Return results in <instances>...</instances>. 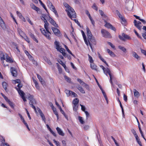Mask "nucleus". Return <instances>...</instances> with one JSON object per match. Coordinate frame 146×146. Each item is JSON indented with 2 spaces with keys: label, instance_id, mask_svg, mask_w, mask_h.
<instances>
[{
  "label": "nucleus",
  "instance_id": "2f4dec72",
  "mask_svg": "<svg viewBox=\"0 0 146 146\" xmlns=\"http://www.w3.org/2000/svg\"><path fill=\"white\" fill-rule=\"evenodd\" d=\"M33 81L34 82V83L35 84V87L36 89L38 90H39L40 89V87L39 86V85L37 83V82L36 80H35L34 78H33Z\"/></svg>",
  "mask_w": 146,
  "mask_h": 146
},
{
  "label": "nucleus",
  "instance_id": "7ed1b4c3",
  "mask_svg": "<svg viewBox=\"0 0 146 146\" xmlns=\"http://www.w3.org/2000/svg\"><path fill=\"white\" fill-rule=\"evenodd\" d=\"M17 87H18V88L15 87V89L16 90L18 91V92L19 94L21 96V98L23 100L24 102H26L27 101L25 99V94L20 89L22 87V86L19 84H18L17 86Z\"/></svg>",
  "mask_w": 146,
  "mask_h": 146
},
{
  "label": "nucleus",
  "instance_id": "393cba45",
  "mask_svg": "<svg viewBox=\"0 0 146 146\" xmlns=\"http://www.w3.org/2000/svg\"><path fill=\"white\" fill-rule=\"evenodd\" d=\"M3 139L1 141V146H10L7 143L5 142V139L2 137Z\"/></svg>",
  "mask_w": 146,
  "mask_h": 146
},
{
  "label": "nucleus",
  "instance_id": "c85d7f7f",
  "mask_svg": "<svg viewBox=\"0 0 146 146\" xmlns=\"http://www.w3.org/2000/svg\"><path fill=\"white\" fill-rule=\"evenodd\" d=\"M132 55L133 57L137 60L140 59V57L137 54L134 52H132Z\"/></svg>",
  "mask_w": 146,
  "mask_h": 146
},
{
  "label": "nucleus",
  "instance_id": "f3484780",
  "mask_svg": "<svg viewBox=\"0 0 146 146\" xmlns=\"http://www.w3.org/2000/svg\"><path fill=\"white\" fill-rule=\"evenodd\" d=\"M0 26L3 29H5L6 28V26L5 23L1 18L0 17Z\"/></svg>",
  "mask_w": 146,
  "mask_h": 146
},
{
  "label": "nucleus",
  "instance_id": "e2e57ef3",
  "mask_svg": "<svg viewBox=\"0 0 146 146\" xmlns=\"http://www.w3.org/2000/svg\"><path fill=\"white\" fill-rule=\"evenodd\" d=\"M134 32L135 33L136 35L139 38L141 39H142V38L141 36L139 35L138 33L135 30H134Z\"/></svg>",
  "mask_w": 146,
  "mask_h": 146
},
{
  "label": "nucleus",
  "instance_id": "774afa93",
  "mask_svg": "<svg viewBox=\"0 0 146 146\" xmlns=\"http://www.w3.org/2000/svg\"><path fill=\"white\" fill-rule=\"evenodd\" d=\"M142 36L144 39H146V31L143 33H142Z\"/></svg>",
  "mask_w": 146,
  "mask_h": 146
},
{
  "label": "nucleus",
  "instance_id": "0e129e2a",
  "mask_svg": "<svg viewBox=\"0 0 146 146\" xmlns=\"http://www.w3.org/2000/svg\"><path fill=\"white\" fill-rule=\"evenodd\" d=\"M53 141L57 146H60L59 142L56 141L55 139H54Z\"/></svg>",
  "mask_w": 146,
  "mask_h": 146
},
{
  "label": "nucleus",
  "instance_id": "f704fd0d",
  "mask_svg": "<svg viewBox=\"0 0 146 146\" xmlns=\"http://www.w3.org/2000/svg\"><path fill=\"white\" fill-rule=\"evenodd\" d=\"M37 77L38 79L41 82V83L43 84H44V82L42 78L38 74H37Z\"/></svg>",
  "mask_w": 146,
  "mask_h": 146
},
{
  "label": "nucleus",
  "instance_id": "473e14b6",
  "mask_svg": "<svg viewBox=\"0 0 146 146\" xmlns=\"http://www.w3.org/2000/svg\"><path fill=\"white\" fill-rule=\"evenodd\" d=\"M0 56H1V60H5V55L3 52H0Z\"/></svg>",
  "mask_w": 146,
  "mask_h": 146
},
{
  "label": "nucleus",
  "instance_id": "69168bd1",
  "mask_svg": "<svg viewBox=\"0 0 146 146\" xmlns=\"http://www.w3.org/2000/svg\"><path fill=\"white\" fill-rule=\"evenodd\" d=\"M111 138L114 141V143L115 144V145H116V146H119V144L117 142V141L115 140L114 138L113 137H111Z\"/></svg>",
  "mask_w": 146,
  "mask_h": 146
},
{
  "label": "nucleus",
  "instance_id": "4d7b16f0",
  "mask_svg": "<svg viewBox=\"0 0 146 146\" xmlns=\"http://www.w3.org/2000/svg\"><path fill=\"white\" fill-rule=\"evenodd\" d=\"M72 97H77L78 96L77 95L75 92H72L71 94L70 95Z\"/></svg>",
  "mask_w": 146,
  "mask_h": 146
},
{
  "label": "nucleus",
  "instance_id": "4468645a",
  "mask_svg": "<svg viewBox=\"0 0 146 146\" xmlns=\"http://www.w3.org/2000/svg\"><path fill=\"white\" fill-rule=\"evenodd\" d=\"M58 133L60 135L62 136H64V133L63 132L62 130L59 127H57L56 128Z\"/></svg>",
  "mask_w": 146,
  "mask_h": 146
},
{
  "label": "nucleus",
  "instance_id": "6e6552de",
  "mask_svg": "<svg viewBox=\"0 0 146 146\" xmlns=\"http://www.w3.org/2000/svg\"><path fill=\"white\" fill-rule=\"evenodd\" d=\"M102 36L107 38H110L111 37L110 34L107 31L104 29H102L101 31Z\"/></svg>",
  "mask_w": 146,
  "mask_h": 146
},
{
  "label": "nucleus",
  "instance_id": "6ab92c4d",
  "mask_svg": "<svg viewBox=\"0 0 146 146\" xmlns=\"http://www.w3.org/2000/svg\"><path fill=\"white\" fill-rule=\"evenodd\" d=\"M47 6L49 7L50 9H53L52 8H54V7L52 3L50 2L49 0H47Z\"/></svg>",
  "mask_w": 146,
  "mask_h": 146
},
{
  "label": "nucleus",
  "instance_id": "a19ab883",
  "mask_svg": "<svg viewBox=\"0 0 146 146\" xmlns=\"http://www.w3.org/2000/svg\"><path fill=\"white\" fill-rule=\"evenodd\" d=\"M72 91L68 90H65V92L66 94L68 96H69L71 94V92Z\"/></svg>",
  "mask_w": 146,
  "mask_h": 146
},
{
  "label": "nucleus",
  "instance_id": "a878e982",
  "mask_svg": "<svg viewBox=\"0 0 146 146\" xmlns=\"http://www.w3.org/2000/svg\"><path fill=\"white\" fill-rule=\"evenodd\" d=\"M52 109L53 110V112L56 115L57 119H58L59 118L58 115V113L56 111V108H54V107L53 106L52 107Z\"/></svg>",
  "mask_w": 146,
  "mask_h": 146
},
{
  "label": "nucleus",
  "instance_id": "3c124183",
  "mask_svg": "<svg viewBox=\"0 0 146 146\" xmlns=\"http://www.w3.org/2000/svg\"><path fill=\"white\" fill-rule=\"evenodd\" d=\"M73 108L74 111H76L78 110V106L77 105H73Z\"/></svg>",
  "mask_w": 146,
  "mask_h": 146
},
{
  "label": "nucleus",
  "instance_id": "aec40b11",
  "mask_svg": "<svg viewBox=\"0 0 146 146\" xmlns=\"http://www.w3.org/2000/svg\"><path fill=\"white\" fill-rule=\"evenodd\" d=\"M99 12L100 14L103 17V19L104 20V19H106L108 18V17L104 14V12L101 10H99Z\"/></svg>",
  "mask_w": 146,
  "mask_h": 146
},
{
  "label": "nucleus",
  "instance_id": "c03bdc74",
  "mask_svg": "<svg viewBox=\"0 0 146 146\" xmlns=\"http://www.w3.org/2000/svg\"><path fill=\"white\" fill-rule=\"evenodd\" d=\"M115 13L117 14V15L121 19L123 17L118 10H116L115 11Z\"/></svg>",
  "mask_w": 146,
  "mask_h": 146
},
{
  "label": "nucleus",
  "instance_id": "c756f323",
  "mask_svg": "<svg viewBox=\"0 0 146 146\" xmlns=\"http://www.w3.org/2000/svg\"><path fill=\"white\" fill-rule=\"evenodd\" d=\"M106 51L111 56L114 57L115 56L114 53L112 51H111L109 49H107L106 50Z\"/></svg>",
  "mask_w": 146,
  "mask_h": 146
},
{
  "label": "nucleus",
  "instance_id": "9b49d317",
  "mask_svg": "<svg viewBox=\"0 0 146 146\" xmlns=\"http://www.w3.org/2000/svg\"><path fill=\"white\" fill-rule=\"evenodd\" d=\"M37 110L38 111V113H39L40 115V116L41 117V118L42 120L44 121V122H45L46 119L45 118V117L44 116L43 114V113L41 110L39 108H37Z\"/></svg>",
  "mask_w": 146,
  "mask_h": 146
},
{
  "label": "nucleus",
  "instance_id": "5fc2aeb1",
  "mask_svg": "<svg viewBox=\"0 0 146 146\" xmlns=\"http://www.w3.org/2000/svg\"><path fill=\"white\" fill-rule=\"evenodd\" d=\"M58 62L61 65H62V66L64 67H66V65L65 64H64L63 62L61 60H58Z\"/></svg>",
  "mask_w": 146,
  "mask_h": 146
},
{
  "label": "nucleus",
  "instance_id": "ddd939ff",
  "mask_svg": "<svg viewBox=\"0 0 146 146\" xmlns=\"http://www.w3.org/2000/svg\"><path fill=\"white\" fill-rule=\"evenodd\" d=\"M54 47L57 50H58L61 47L60 46V42L56 40L54 42Z\"/></svg>",
  "mask_w": 146,
  "mask_h": 146
},
{
  "label": "nucleus",
  "instance_id": "e433bc0d",
  "mask_svg": "<svg viewBox=\"0 0 146 146\" xmlns=\"http://www.w3.org/2000/svg\"><path fill=\"white\" fill-rule=\"evenodd\" d=\"M6 101L8 102V104L12 108H14V106L13 103L12 102H11L9 99H8Z\"/></svg>",
  "mask_w": 146,
  "mask_h": 146
},
{
  "label": "nucleus",
  "instance_id": "a18cd8bd",
  "mask_svg": "<svg viewBox=\"0 0 146 146\" xmlns=\"http://www.w3.org/2000/svg\"><path fill=\"white\" fill-rule=\"evenodd\" d=\"M78 119L80 122L81 124H83L84 123V121L83 120V118L82 117L80 116H79Z\"/></svg>",
  "mask_w": 146,
  "mask_h": 146
},
{
  "label": "nucleus",
  "instance_id": "72a5a7b5",
  "mask_svg": "<svg viewBox=\"0 0 146 146\" xmlns=\"http://www.w3.org/2000/svg\"><path fill=\"white\" fill-rule=\"evenodd\" d=\"M122 36L125 39L130 40L131 39V38L129 36L125 34L124 33H122Z\"/></svg>",
  "mask_w": 146,
  "mask_h": 146
},
{
  "label": "nucleus",
  "instance_id": "a211bd4d",
  "mask_svg": "<svg viewBox=\"0 0 146 146\" xmlns=\"http://www.w3.org/2000/svg\"><path fill=\"white\" fill-rule=\"evenodd\" d=\"M100 89L101 90L102 94H103L105 100L106 101L107 103L108 104V100L105 92L103 90L102 88H100Z\"/></svg>",
  "mask_w": 146,
  "mask_h": 146
},
{
  "label": "nucleus",
  "instance_id": "1a4fd4ad",
  "mask_svg": "<svg viewBox=\"0 0 146 146\" xmlns=\"http://www.w3.org/2000/svg\"><path fill=\"white\" fill-rule=\"evenodd\" d=\"M47 19L50 23L54 26L56 27H58V25L56 23L55 21L52 18L49 16V18Z\"/></svg>",
  "mask_w": 146,
  "mask_h": 146
},
{
  "label": "nucleus",
  "instance_id": "39448f33",
  "mask_svg": "<svg viewBox=\"0 0 146 146\" xmlns=\"http://www.w3.org/2000/svg\"><path fill=\"white\" fill-rule=\"evenodd\" d=\"M109 20V19L108 18L106 19H104V22L106 23V24L104 25L105 26L108 28L110 29L113 31H115L116 29L115 27H113L110 23L107 22V21H108Z\"/></svg>",
  "mask_w": 146,
  "mask_h": 146
},
{
  "label": "nucleus",
  "instance_id": "20e7f679",
  "mask_svg": "<svg viewBox=\"0 0 146 146\" xmlns=\"http://www.w3.org/2000/svg\"><path fill=\"white\" fill-rule=\"evenodd\" d=\"M28 98L30 100L29 103L31 106L34 109L35 112L37 113V112L35 107L33 105L34 104L36 103L35 100L33 99V97L30 94H29Z\"/></svg>",
  "mask_w": 146,
  "mask_h": 146
},
{
  "label": "nucleus",
  "instance_id": "49530a36",
  "mask_svg": "<svg viewBox=\"0 0 146 146\" xmlns=\"http://www.w3.org/2000/svg\"><path fill=\"white\" fill-rule=\"evenodd\" d=\"M118 47L119 49L121 50L123 52H126V49L124 47L121 46H119Z\"/></svg>",
  "mask_w": 146,
  "mask_h": 146
},
{
  "label": "nucleus",
  "instance_id": "423d86ee",
  "mask_svg": "<svg viewBox=\"0 0 146 146\" xmlns=\"http://www.w3.org/2000/svg\"><path fill=\"white\" fill-rule=\"evenodd\" d=\"M88 43H89L90 46L91 48H92V45H95L96 44V41L94 37L93 36L90 38L88 39Z\"/></svg>",
  "mask_w": 146,
  "mask_h": 146
},
{
  "label": "nucleus",
  "instance_id": "f257e3e1",
  "mask_svg": "<svg viewBox=\"0 0 146 146\" xmlns=\"http://www.w3.org/2000/svg\"><path fill=\"white\" fill-rule=\"evenodd\" d=\"M44 22V27L46 31L44 28L40 29V30L42 33L46 38L49 40H50L51 38L50 35L51 34V33L49 31V28L48 27L49 25V23H48L47 20H45V21Z\"/></svg>",
  "mask_w": 146,
  "mask_h": 146
},
{
  "label": "nucleus",
  "instance_id": "f8f14e48",
  "mask_svg": "<svg viewBox=\"0 0 146 146\" xmlns=\"http://www.w3.org/2000/svg\"><path fill=\"white\" fill-rule=\"evenodd\" d=\"M51 29L55 35H58L60 34V31L58 29L55 27H52Z\"/></svg>",
  "mask_w": 146,
  "mask_h": 146
},
{
  "label": "nucleus",
  "instance_id": "8fccbe9b",
  "mask_svg": "<svg viewBox=\"0 0 146 146\" xmlns=\"http://www.w3.org/2000/svg\"><path fill=\"white\" fill-rule=\"evenodd\" d=\"M23 38L28 43H29L30 42L29 39L26 35H25L23 36Z\"/></svg>",
  "mask_w": 146,
  "mask_h": 146
},
{
  "label": "nucleus",
  "instance_id": "dca6fc26",
  "mask_svg": "<svg viewBox=\"0 0 146 146\" xmlns=\"http://www.w3.org/2000/svg\"><path fill=\"white\" fill-rule=\"evenodd\" d=\"M86 30L88 39L90 38H91V37H93V36H92L90 31L88 27H87L86 28Z\"/></svg>",
  "mask_w": 146,
  "mask_h": 146
},
{
  "label": "nucleus",
  "instance_id": "680f3d73",
  "mask_svg": "<svg viewBox=\"0 0 146 146\" xmlns=\"http://www.w3.org/2000/svg\"><path fill=\"white\" fill-rule=\"evenodd\" d=\"M131 132L135 137L136 136L137 137V136L135 131L134 129H132L131 130Z\"/></svg>",
  "mask_w": 146,
  "mask_h": 146
},
{
  "label": "nucleus",
  "instance_id": "6e6d98bb",
  "mask_svg": "<svg viewBox=\"0 0 146 146\" xmlns=\"http://www.w3.org/2000/svg\"><path fill=\"white\" fill-rule=\"evenodd\" d=\"M82 86L84 87L86 89L88 90H89V86L86 84L84 83L83 85Z\"/></svg>",
  "mask_w": 146,
  "mask_h": 146
},
{
  "label": "nucleus",
  "instance_id": "4be33fe9",
  "mask_svg": "<svg viewBox=\"0 0 146 146\" xmlns=\"http://www.w3.org/2000/svg\"><path fill=\"white\" fill-rule=\"evenodd\" d=\"M81 33L82 34V36H83V38H84V41L85 44H86V45H87V46H88V42L86 39V35L85 34V33H84V32L82 30Z\"/></svg>",
  "mask_w": 146,
  "mask_h": 146
},
{
  "label": "nucleus",
  "instance_id": "c9c22d12",
  "mask_svg": "<svg viewBox=\"0 0 146 146\" xmlns=\"http://www.w3.org/2000/svg\"><path fill=\"white\" fill-rule=\"evenodd\" d=\"M29 35L30 36L31 38H32L36 42H38V40L36 39L35 37V36L33 34L31 33H29Z\"/></svg>",
  "mask_w": 146,
  "mask_h": 146
},
{
  "label": "nucleus",
  "instance_id": "0eeeda50",
  "mask_svg": "<svg viewBox=\"0 0 146 146\" xmlns=\"http://www.w3.org/2000/svg\"><path fill=\"white\" fill-rule=\"evenodd\" d=\"M103 71L104 74L107 76H108V74L109 75L110 80V82L111 84H112V76L111 75V72L110 70V69L108 68H105L103 70Z\"/></svg>",
  "mask_w": 146,
  "mask_h": 146
},
{
  "label": "nucleus",
  "instance_id": "864d4df0",
  "mask_svg": "<svg viewBox=\"0 0 146 146\" xmlns=\"http://www.w3.org/2000/svg\"><path fill=\"white\" fill-rule=\"evenodd\" d=\"M16 13L17 14V15L18 16H19V17L20 18L22 19L23 17L21 13H20L18 11H17Z\"/></svg>",
  "mask_w": 146,
  "mask_h": 146
},
{
  "label": "nucleus",
  "instance_id": "ea45409f",
  "mask_svg": "<svg viewBox=\"0 0 146 146\" xmlns=\"http://www.w3.org/2000/svg\"><path fill=\"white\" fill-rule=\"evenodd\" d=\"M53 9H51L50 10L54 12V13L55 14L56 17H58V13H57V11H56V10H55V7H54V8H53Z\"/></svg>",
  "mask_w": 146,
  "mask_h": 146
},
{
  "label": "nucleus",
  "instance_id": "9d476101",
  "mask_svg": "<svg viewBox=\"0 0 146 146\" xmlns=\"http://www.w3.org/2000/svg\"><path fill=\"white\" fill-rule=\"evenodd\" d=\"M10 70L12 75L13 76H16L17 74V72L16 69L14 67H11L10 68Z\"/></svg>",
  "mask_w": 146,
  "mask_h": 146
},
{
  "label": "nucleus",
  "instance_id": "13d9d810",
  "mask_svg": "<svg viewBox=\"0 0 146 146\" xmlns=\"http://www.w3.org/2000/svg\"><path fill=\"white\" fill-rule=\"evenodd\" d=\"M77 81L82 86L83 85L84 83H85L81 80L79 78H78L77 79Z\"/></svg>",
  "mask_w": 146,
  "mask_h": 146
},
{
  "label": "nucleus",
  "instance_id": "4c0bfd02",
  "mask_svg": "<svg viewBox=\"0 0 146 146\" xmlns=\"http://www.w3.org/2000/svg\"><path fill=\"white\" fill-rule=\"evenodd\" d=\"M79 102V99L77 98H76L73 100L72 103L73 105H78Z\"/></svg>",
  "mask_w": 146,
  "mask_h": 146
},
{
  "label": "nucleus",
  "instance_id": "37998d69",
  "mask_svg": "<svg viewBox=\"0 0 146 146\" xmlns=\"http://www.w3.org/2000/svg\"><path fill=\"white\" fill-rule=\"evenodd\" d=\"M65 48L66 49L67 51L70 54H71L72 56H73L74 57V55L72 54V53L71 51L70 50L68 49V47L66 46H65Z\"/></svg>",
  "mask_w": 146,
  "mask_h": 146
},
{
  "label": "nucleus",
  "instance_id": "052dcab7",
  "mask_svg": "<svg viewBox=\"0 0 146 146\" xmlns=\"http://www.w3.org/2000/svg\"><path fill=\"white\" fill-rule=\"evenodd\" d=\"M57 66H58V69L59 72L60 73H61L62 72V69L61 68V67H60L59 66V65L58 63H57Z\"/></svg>",
  "mask_w": 146,
  "mask_h": 146
},
{
  "label": "nucleus",
  "instance_id": "5701e85b",
  "mask_svg": "<svg viewBox=\"0 0 146 146\" xmlns=\"http://www.w3.org/2000/svg\"><path fill=\"white\" fill-rule=\"evenodd\" d=\"M57 50L62 53L64 56H65L66 54L65 52V50L64 48H61V47L58 50Z\"/></svg>",
  "mask_w": 146,
  "mask_h": 146
},
{
  "label": "nucleus",
  "instance_id": "79ce46f5",
  "mask_svg": "<svg viewBox=\"0 0 146 146\" xmlns=\"http://www.w3.org/2000/svg\"><path fill=\"white\" fill-rule=\"evenodd\" d=\"M2 85L3 88L5 90L7 89V83L5 82H3L2 83Z\"/></svg>",
  "mask_w": 146,
  "mask_h": 146
},
{
  "label": "nucleus",
  "instance_id": "bf43d9fd",
  "mask_svg": "<svg viewBox=\"0 0 146 146\" xmlns=\"http://www.w3.org/2000/svg\"><path fill=\"white\" fill-rule=\"evenodd\" d=\"M80 106H81V109L84 112L85 111H86L85 110L86 109L85 107L84 106L81 104H80Z\"/></svg>",
  "mask_w": 146,
  "mask_h": 146
},
{
  "label": "nucleus",
  "instance_id": "cd10ccee",
  "mask_svg": "<svg viewBox=\"0 0 146 146\" xmlns=\"http://www.w3.org/2000/svg\"><path fill=\"white\" fill-rule=\"evenodd\" d=\"M134 96L137 98H138L140 96L139 93L135 89H133Z\"/></svg>",
  "mask_w": 146,
  "mask_h": 146
},
{
  "label": "nucleus",
  "instance_id": "58836bf2",
  "mask_svg": "<svg viewBox=\"0 0 146 146\" xmlns=\"http://www.w3.org/2000/svg\"><path fill=\"white\" fill-rule=\"evenodd\" d=\"M90 67L92 69L97 71V69L96 68L97 66L94 64L93 63H91L90 64Z\"/></svg>",
  "mask_w": 146,
  "mask_h": 146
},
{
  "label": "nucleus",
  "instance_id": "338daca9",
  "mask_svg": "<svg viewBox=\"0 0 146 146\" xmlns=\"http://www.w3.org/2000/svg\"><path fill=\"white\" fill-rule=\"evenodd\" d=\"M121 19V22L122 24H125V23L126 22V20L123 17Z\"/></svg>",
  "mask_w": 146,
  "mask_h": 146
},
{
  "label": "nucleus",
  "instance_id": "412c9836",
  "mask_svg": "<svg viewBox=\"0 0 146 146\" xmlns=\"http://www.w3.org/2000/svg\"><path fill=\"white\" fill-rule=\"evenodd\" d=\"M6 57V61L7 62L10 63H12L14 62V61L10 57H9L7 54H5Z\"/></svg>",
  "mask_w": 146,
  "mask_h": 146
},
{
  "label": "nucleus",
  "instance_id": "b1692460",
  "mask_svg": "<svg viewBox=\"0 0 146 146\" xmlns=\"http://www.w3.org/2000/svg\"><path fill=\"white\" fill-rule=\"evenodd\" d=\"M136 22L137 21L136 20H134L133 22L134 25L138 29L141 30V29L142 26L140 25L137 24Z\"/></svg>",
  "mask_w": 146,
  "mask_h": 146
},
{
  "label": "nucleus",
  "instance_id": "09e8293b",
  "mask_svg": "<svg viewBox=\"0 0 146 146\" xmlns=\"http://www.w3.org/2000/svg\"><path fill=\"white\" fill-rule=\"evenodd\" d=\"M88 55L89 58L88 60L90 63L91 64L93 63L94 61L92 59V57L89 54H88Z\"/></svg>",
  "mask_w": 146,
  "mask_h": 146
},
{
  "label": "nucleus",
  "instance_id": "2eb2a0df",
  "mask_svg": "<svg viewBox=\"0 0 146 146\" xmlns=\"http://www.w3.org/2000/svg\"><path fill=\"white\" fill-rule=\"evenodd\" d=\"M17 31L19 35L22 37H23V36L25 35V34L21 30V29L19 28H17Z\"/></svg>",
  "mask_w": 146,
  "mask_h": 146
},
{
  "label": "nucleus",
  "instance_id": "7c9ffc66",
  "mask_svg": "<svg viewBox=\"0 0 146 146\" xmlns=\"http://www.w3.org/2000/svg\"><path fill=\"white\" fill-rule=\"evenodd\" d=\"M31 6L32 9L36 11H37L39 10V9L38 8L36 7L33 4H31Z\"/></svg>",
  "mask_w": 146,
  "mask_h": 146
},
{
  "label": "nucleus",
  "instance_id": "f03ea898",
  "mask_svg": "<svg viewBox=\"0 0 146 146\" xmlns=\"http://www.w3.org/2000/svg\"><path fill=\"white\" fill-rule=\"evenodd\" d=\"M64 5L67 9L66 10V11L67 12L68 15L69 17L71 19L76 18V13L74 10L66 3H64Z\"/></svg>",
  "mask_w": 146,
  "mask_h": 146
},
{
  "label": "nucleus",
  "instance_id": "603ef678",
  "mask_svg": "<svg viewBox=\"0 0 146 146\" xmlns=\"http://www.w3.org/2000/svg\"><path fill=\"white\" fill-rule=\"evenodd\" d=\"M92 8L96 11H97L98 10V7L95 3L93 4Z\"/></svg>",
  "mask_w": 146,
  "mask_h": 146
},
{
  "label": "nucleus",
  "instance_id": "de8ad7c7",
  "mask_svg": "<svg viewBox=\"0 0 146 146\" xmlns=\"http://www.w3.org/2000/svg\"><path fill=\"white\" fill-rule=\"evenodd\" d=\"M64 78L65 80L68 82L70 83L71 82V79L70 78L66 76H64Z\"/></svg>",
  "mask_w": 146,
  "mask_h": 146
},
{
  "label": "nucleus",
  "instance_id": "bb28decb",
  "mask_svg": "<svg viewBox=\"0 0 146 146\" xmlns=\"http://www.w3.org/2000/svg\"><path fill=\"white\" fill-rule=\"evenodd\" d=\"M77 88L80 91L81 93L83 94L85 93V91L84 89L80 85H79L77 86Z\"/></svg>",
  "mask_w": 146,
  "mask_h": 146
}]
</instances>
